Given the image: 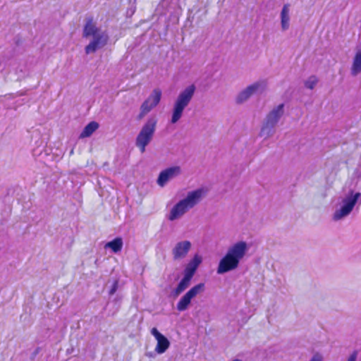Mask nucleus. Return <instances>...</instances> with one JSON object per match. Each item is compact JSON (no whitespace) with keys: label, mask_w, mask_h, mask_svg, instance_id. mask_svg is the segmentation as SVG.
Listing matches in <instances>:
<instances>
[{"label":"nucleus","mask_w":361,"mask_h":361,"mask_svg":"<svg viewBox=\"0 0 361 361\" xmlns=\"http://www.w3.org/2000/svg\"><path fill=\"white\" fill-rule=\"evenodd\" d=\"M247 250L248 246L245 241L237 242L229 247L224 257L219 261L217 274H223L235 269Z\"/></svg>","instance_id":"f257e3e1"},{"label":"nucleus","mask_w":361,"mask_h":361,"mask_svg":"<svg viewBox=\"0 0 361 361\" xmlns=\"http://www.w3.org/2000/svg\"><path fill=\"white\" fill-rule=\"evenodd\" d=\"M208 190L200 188L188 192L186 197L177 202L171 209L169 219L174 221L183 216L188 211L199 204L207 195Z\"/></svg>","instance_id":"f03ea898"},{"label":"nucleus","mask_w":361,"mask_h":361,"mask_svg":"<svg viewBox=\"0 0 361 361\" xmlns=\"http://www.w3.org/2000/svg\"><path fill=\"white\" fill-rule=\"evenodd\" d=\"M83 37L90 38V43L85 47L87 54L96 52L105 47L109 40V35L105 30L98 27L92 19L87 20L83 28Z\"/></svg>","instance_id":"7ed1b4c3"},{"label":"nucleus","mask_w":361,"mask_h":361,"mask_svg":"<svg viewBox=\"0 0 361 361\" xmlns=\"http://www.w3.org/2000/svg\"><path fill=\"white\" fill-rule=\"evenodd\" d=\"M196 91L194 84L190 85L181 90L175 99L171 111V123H176L183 116L185 109L191 102Z\"/></svg>","instance_id":"20e7f679"},{"label":"nucleus","mask_w":361,"mask_h":361,"mask_svg":"<svg viewBox=\"0 0 361 361\" xmlns=\"http://www.w3.org/2000/svg\"><path fill=\"white\" fill-rule=\"evenodd\" d=\"M284 114V104L274 107L264 118L259 132V136L267 139L276 132V126Z\"/></svg>","instance_id":"39448f33"},{"label":"nucleus","mask_w":361,"mask_h":361,"mask_svg":"<svg viewBox=\"0 0 361 361\" xmlns=\"http://www.w3.org/2000/svg\"><path fill=\"white\" fill-rule=\"evenodd\" d=\"M157 123V120L154 117L148 118L138 133L136 137L135 145L142 153L145 152L146 147L152 140Z\"/></svg>","instance_id":"423d86ee"},{"label":"nucleus","mask_w":361,"mask_h":361,"mask_svg":"<svg viewBox=\"0 0 361 361\" xmlns=\"http://www.w3.org/2000/svg\"><path fill=\"white\" fill-rule=\"evenodd\" d=\"M360 197V192H354L353 190H350L348 194L342 199L340 208L334 212L333 219L334 221H339L348 216L353 211Z\"/></svg>","instance_id":"0eeeda50"},{"label":"nucleus","mask_w":361,"mask_h":361,"mask_svg":"<svg viewBox=\"0 0 361 361\" xmlns=\"http://www.w3.org/2000/svg\"><path fill=\"white\" fill-rule=\"evenodd\" d=\"M266 87L264 81L255 82L241 90L235 97V103L243 104L247 102L252 95L262 92Z\"/></svg>","instance_id":"6e6552de"},{"label":"nucleus","mask_w":361,"mask_h":361,"mask_svg":"<svg viewBox=\"0 0 361 361\" xmlns=\"http://www.w3.org/2000/svg\"><path fill=\"white\" fill-rule=\"evenodd\" d=\"M205 285L200 283L191 288L178 301L176 308L180 312H183L188 308L192 298L204 291Z\"/></svg>","instance_id":"1a4fd4ad"},{"label":"nucleus","mask_w":361,"mask_h":361,"mask_svg":"<svg viewBox=\"0 0 361 361\" xmlns=\"http://www.w3.org/2000/svg\"><path fill=\"white\" fill-rule=\"evenodd\" d=\"M181 173L180 167L178 166H171L161 171L157 180L160 187H164L169 181L179 176Z\"/></svg>","instance_id":"9d476101"},{"label":"nucleus","mask_w":361,"mask_h":361,"mask_svg":"<svg viewBox=\"0 0 361 361\" xmlns=\"http://www.w3.org/2000/svg\"><path fill=\"white\" fill-rule=\"evenodd\" d=\"M191 247L192 244L189 240H182L176 243L171 250L173 260H181L185 258Z\"/></svg>","instance_id":"9b49d317"},{"label":"nucleus","mask_w":361,"mask_h":361,"mask_svg":"<svg viewBox=\"0 0 361 361\" xmlns=\"http://www.w3.org/2000/svg\"><path fill=\"white\" fill-rule=\"evenodd\" d=\"M161 97V91L157 88L154 89L148 98L142 103L141 106V115H145L155 107L160 102Z\"/></svg>","instance_id":"f8f14e48"},{"label":"nucleus","mask_w":361,"mask_h":361,"mask_svg":"<svg viewBox=\"0 0 361 361\" xmlns=\"http://www.w3.org/2000/svg\"><path fill=\"white\" fill-rule=\"evenodd\" d=\"M151 334L156 338L157 341L155 351L158 354H162L165 353L170 346V342L169 339L162 334H161L155 327L152 329Z\"/></svg>","instance_id":"ddd939ff"},{"label":"nucleus","mask_w":361,"mask_h":361,"mask_svg":"<svg viewBox=\"0 0 361 361\" xmlns=\"http://www.w3.org/2000/svg\"><path fill=\"white\" fill-rule=\"evenodd\" d=\"M201 262L202 257L198 255H195L186 265L184 269V275L192 279L197 269Z\"/></svg>","instance_id":"4468645a"},{"label":"nucleus","mask_w":361,"mask_h":361,"mask_svg":"<svg viewBox=\"0 0 361 361\" xmlns=\"http://www.w3.org/2000/svg\"><path fill=\"white\" fill-rule=\"evenodd\" d=\"M289 5L285 4L281 12V28L283 31L287 30L289 28L290 24V16H289Z\"/></svg>","instance_id":"2eb2a0df"},{"label":"nucleus","mask_w":361,"mask_h":361,"mask_svg":"<svg viewBox=\"0 0 361 361\" xmlns=\"http://www.w3.org/2000/svg\"><path fill=\"white\" fill-rule=\"evenodd\" d=\"M192 278L183 275V279L178 283L176 289L173 291V296L177 297L186 290L190 284Z\"/></svg>","instance_id":"dca6fc26"},{"label":"nucleus","mask_w":361,"mask_h":361,"mask_svg":"<svg viewBox=\"0 0 361 361\" xmlns=\"http://www.w3.org/2000/svg\"><path fill=\"white\" fill-rule=\"evenodd\" d=\"M123 240L121 238H116L113 240L106 243L104 245L105 249H111L113 252L117 253L122 250Z\"/></svg>","instance_id":"f3484780"},{"label":"nucleus","mask_w":361,"mask_h":361,"mask_svg":"<svg viewBox=\"0 0 361 361\" xmlns=\"http://www.w3.org/2000/svg\"><path fill=\"white\" fill-rule=\"evenodd\" d=\"M99 128V124L95 121L89 123L82 130L80 138L88 137Z\"/></svg>","instance_id":"a211bd4d"},{"label":"nucleus","mask_w":361,"mask_h":361,"mask_svg":"<svg viewBox=\"0 0 361 361\" xmlns=\"http://www.w3.org/2000/svg\"><path fill=\"white\" fill-rule=\"evenodd\" d=\"M361 72V49L358 51L354 58L351 68V74L354 76Z\"/></svg>","instance_id":"6ab92c4d"},{"label":"nucleus","mask_w":361,"mask_h":361,"mask_svg":"<svg viewBox=\"0 0 361 361\" xmlns=\"http://www.w3.org/2000/svg\"><path fill=\"white\" fill-rule=\"evenodd\" d=\"M318 82V79L315 75H311L305 82V87L312 90Z\"/></svg>","instance_id":"aec40b11"},{"label":"nucleus","mask_w":361,"mask_h":361,"mask_svg":"<svg viewBox=\"0 0 361 361\" xmlns=\"http://www.w3.org/2000/svg\"><path fill=\"white\" fill-rule=\"evenodd\" d=\"M118 281H115L114 282V283H113V285H112V286H111V288L110 290H109V295H114V294L116 292V290H117V289H118Z\"/></svg>","instance_id":"412c9836"},{"label":"nucleus","mask_w":361,"mask_h":361,"mask_svg":"<svg viewBox=\"0 0 361 361\" xmlns=\"http://www.w3.org/2000/svg\"><path fill=\"white\" fill-rule=\"evenodd\" d=\"M310 361H323V357L319 353H315L310 360Z\"/></svg>","instance_id":"4be33fe9"},{"label":"nucleus","mask_w":361,"mask_h":361,"mask_svg":"<svg viewBox=\"0 0 361 361\" xmlns=\"http://www.w3.org/2000/svg\"><path fill=\"white\" fill-rule=\"evenodd\" d=\"M357 353L356 351L353 352L348 357L347 361H356Z\"/></svg>","instance_id":"5701e85b"},{"label":"nucleus","mask_w":361,"mask_h":361,"mask_svg":"<svg viewBox=\"0 0 361 361\" xmlns=\"http://www.w3.org/2000/svg\"><path fill=\"white\" fill-rule=\"evenodd\" d=\"M232 361H242V360H239V359H235V360H232Z\"/></svg>","instance_id":"b1692460"}]
</instances>
